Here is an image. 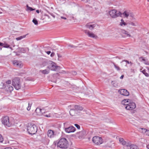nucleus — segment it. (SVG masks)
<instances>
[{
  "label": "nucleus",
  "mask_w": 149,
  "mask_h": 149,
  "mask_svg": "<svg viewBox=\"0 0 149 149\" xmlns=\"http://www.w3.org/2000/svg\"><path fill=\"white\" fill-rule=\"evenodd\" d=\"M45 116L47 117H50V116L49 114V115H45Z\"/></svg>",
  "instance_id": "13d9d810"
},
{
  "label": "nucleus",
  "mask_w": 149,
  "mask_h": 149,
  "mask_svg": "<svg viewBox=\"0 0 149 149\" xmlns=\"http://www.w3.org/2000/svg\"><path fill=\"white\" fill-rule=\"evenodd\" d=\"M3 141V138L2 136L0 134V142L2 143Z\"/></svg>",
  "instance_id": "58836bf2"
},
{
  "label": "nucleus",
  "mask_w": 149,
  "mask_h": 149,
  "mask_svg": "<svg viewBox=\"0 0 149 149\" xmlns=\"http://www.w3.org/2000/svg\"><path fill=\"white\" fill-rule=\"evenodd\" d=\"M145 134L146 135L149 136V130H147L146 131V132Z\"/></svg>",
  "instance_id": "37998d69"
},
{
  "label": "nucleus",
  "mask_w": 149,
  "mask_h": 149,
  "mask_svg": "<svg viewBox=\"0 0 149 149\" xmlns=\"http://www.w3.org/2000/svg\"><path fill=\"white\" fill-rule=\"evenodd\" d=\"M74 108L80 111L82 110L83 109V108L82 107L78 105H75Z\"/></svg>",
  "instance_id": "aec40b11"
},
{
  "label": "nucleus",
  "mask_w": 149,
  "mask_h": 149,
  "mask_svg": "<svg viewBox=\"0 0 149 149\" xmlns=\"http://www.w3.org/2000/svg\"><path fill=\"white\" fill-rule=\"evenodd\" d=\"M41 72L44 74H47L49 72V70H42L40 71Z\"/></svg>",
  "instance_id": "cd10ccee"
},
{
  "label": "nucleus",
  "mask_w": 149,
  "mask_h": 149,
  "mask_svg": "<svg viewBox=\"0 0 149 149\" xmlns=\"http://www.w3.org/2000/svg\"><path fill=\"white\" fill-rule=\"evenodd\" d=\"M32 104H30L29 103L28 104V106L27 108V110L29 111L31 109V106Z\"/></svg>",
  "instance_id": "c9c22d12"
},
{
  "label": "nucleus",
  "mask_w": 149,
  "mask_h": 149,
  "mask_svg": "<svg viewBox=\"0 0 149 149\" xmlns=\"http://www.w3.org/2000/svg\"><path fill=\"white\" fill-rule=\"evenodd\" d=\"M36 13H39V10H36Z\"/></svg>",
  "instance_id": "680f3d73"
},
{
  "label": "nucleus",
  "mask_w": 149,
  "mask_h": 149,
  "mask_svg": "<svg viewBox=\"0 0 149 149\" xmlns=\"http://www.w3.org/2000/svg\"><path fill=\"white\" fill-rule=\"evenodd\" d=\"M6 83L7 84H10L11 83V81L10 80H8L6 81Z\"/></svg>",
  "instance_id": "09e8293b"
},
{
  "label": "nucleus",
  "mask_w": 149,
  "mask_h": 149,
  "mask_svg": "<svg viewBox=\"0 0 149 149\" xmlns=\"http://www.w3.org/2000/svg\"><path fill=\"white\" fill-rule=\"evenodd\" d=\"M118 92L121 95L124 96H128L129 95V92L127 90L125 89L120 90L118 91Z\"/></svg>",
  "instance_id": "9d476101"
},
{
  "label": "nucleus",
  "mask_w": 149,
  "mask_h": 149,
  "mask_svg": "<svg viewBox=\"0 0 149 149\" xmlns=\"http://www.w3.org/2000/svg\"><path fill=\"white\" fill-rule=\"evenodd\" d=\"M127 104V106L125 107V109L127 110H132V109H131V107H130V105L128 104Z\"/></svg>",
  "instance_id": "72a5a7b5"
},
{
  "label": "nucleus",
  "mask_w": 149,
  "mask_h": 149,
  "mask_svg": "<svg viewBox=\"0 0 149 149\" xmlns=\"http://www.w3.org/2000/svg\"><path fill=\"white\" fill-rule=\"evenodd\" d=\"M119 141L122 145H126V146H130V144L128 143H127L124 140L123 138H120L119 139Z\"/></svg>",
  "instance_id": "2eb2a0df"
},
{
  "label": "nucleus",
  "mask_w": 149,
  "mask_h": 149,
  "mask_svg": "<svg viewBox=\"0 0 149 149\" xmlns=\"http://www.w3.org/2000/svg\"><path fill=\"white\" fill-rule=\"evenodd\" d=\"M3 45H4V44L3 43L0 42V47L3 46ZM0 48L1 50L2 49V48L0 47Z\"/></svg>",
  "instance_id": "de8ad7c7"
},
{
  "label": "nucleus",
  "mask_w": 149,
  "mask_h": 149,
  "mask_svg": "<svg viewBox=\"0 0 149 149\" xmlns=\"http://www.w3.org/2000/svg\"><path fill=\"white\" fill-rule=\"evenodd\" d=\"M148 1H149V0H147Z\"/></svg>",
  "instance_id": "69168bd1"
},
{
  "label": "nucleus",
  "mask_w": 149,
  "mask_h": 149,
  "mask_svg": "<svg viewBox=\"0 0 149 149\" xmlns=\"http://www.w3.org/2000/svg\"><path fill=\"white\" fill-rule=\"evenodd\" d=\"M78 137L79 138H82L85 134V132L82 131L79 132L78 133Z\"/></svg>",
  "instance_id": "f3484780"
},
{
  "label": "nucleus",
  "mask_w": 149,
  "mask_h": 149,
  "mask_svg": "<svg viewBox=\"0 0 149 149\" xmlns=\"http://www.w3.org/2000/svg\"><path fill=\"white\" fill-rule=\"evenodd\" d=\"M95 26L96 25L95 24H91L90 23L87 24L86 25V26L87 28L91 30L93 29Z\"/></svg>",
  "instance_id": "4468645a"
},
{
  "label": "nucleus",
  "mask_w": 149,
  "mask_h": 149,
  "mask_svg": "<svg viewBox=\"0 0 149 149\" xmlns=\"http://www.w3.org/2000/svg\"><path fill=\"white\" fill-rule=\"evenodd\" d=\"M144 63L147 65H149V63L148 61H147L146 60V61L144 62Z\"/></svg>",
  "instance_id": "8fccbe9b"
},
{
  "label": "nucleus",
  "mask_w": 149,
  "mask_h": 149,
  "mask_svg": "<svg viewBox=\"0 0 149 149\" xmlns=\"http://www.w3.org/2000/svg\"><path fill=\"white\" fill-rule=\"evenodd\" d=\"M57 56H58V59L59 58L62 57V56L61 55H60V54H58V53L57 54Z\"/></svg>",
  "instance_id": "3c124183"
},
{
  "label": "nucleus",
  "mask_w": 149,
  "mask_h": 149,
  "mask_svg": "<svg viewBox=\"0 0 149 149\" xmlns=\"http://www.w3.org/2000/svg\"><path fill=\"white\" fill-rule=\"evenodd\" d=\"M55 144L57 143V146L62 148H67L69 146L68 142L67 139L64 138H60L59 140L55 142Z\"/></svg>",
  "instance_id": "f257e3e1"
},
{
  "label": "nucleus",
  "mask_w": 149,
  "mask_h": 149,
  "mask_svg": "<svg viewBox=\"0 0 149 149\" xmlns=\"http://www.w3.org/2000/svg\"><path fill=\"white\" fill-rule=\"evenodd\" d=\"M32 22L36 25H37L38 24L37 20L35 18L33 19Z\"/></svg>",
  "instance_id": "f704fd0d"
},
{
  "label": "nucleus",
  "mask_w": 149,
  "mask_h": 149,
  "mask_svg": "<svg viewBox=\"0 0 149 149\" xmlns=\"http://www.w3.org/2000/svg\"><path fill=\"white\" fill-rule=\"evenodd\" d=\"M112 84L114 87H117L118 86V84L116 81H111Z\"/></svg>",
  "instance_id": "b1692460"
},
{
  "label": "nucleus",
  "mask_w": 149,
  "mask_h": 149,
  "mask_svg": "<svg viewBox=\"0 0 149 149\" xmlns=\"http://www.w3.org/2000/svg\"><path fill=\"white\" fill-rule=\"evenodd\" d=\"M4 149H13V148L10 147H6V148H4Z\"/></svg>",
  "instance_id": "5fc2aeb1"
},
{
  "label": "nucleus",
  "mask_w": 149,
  "mask_h": 149,
  "mask_svg": "<svg viewBox=\"0 0 149 149\" xmlns=\"http://www.w3.org/2000/svg\"><path fill=\"white\" fill-rule=\"evenodd\" d=\"M51 63L47 67V68L52 70L55 71L58 69L59 67L56 64L54 63L52 61H51Z\"/></svg>",
  "instance_id": "0eeeda50"
},
{
  "label": "nucleus",
  "mask_w": 149,
  "mask_h": 149,
  "mask_svg": "<svg viewBox=\"0 0 149 149\" xmlns=\"http://www.w3.org/2000/svg\"><path fill=\"white\" fill-rule=\"evenodd\" d=\"M147 130V129L145 128H141L140 127L138 129V130L139 132L145 134H146Z\"/></svg>",
  "instance_id": "6ab92c4d"
},
{
  "label": "nucleus",
  "mask_w": 149,
  "mask_h": 149,
  "mask_svg": "<svg viewBox=\"0 0 149 149\" xmlns=\"http://www.w3.org/2000/svg\"><path fill=\"white\" fill-rule=\"evenodd\" d=\"M13 62L14 65L17 68H21L23 66L21 61L16 60L13 61Z\"/></svg>",
  "instance_id": "1a4fd4ad"
},
{
  "label": "nucleus",
  "mask_w": 149,
  "mask_h": 149,
  "mask_svg": "<svg viewBox=\"0 0 149 149\" xmlns=\"http://www.w3.org/2000/svg\"><path fill=\"white\" fill-rule=\"evenodd\" d=\"M26 7L27 8V9L26 10L27 11H32L33 10H34L35 9H33L31 7H29V6L28 5H26Z\"/></svg>",
  "instance_id": "393cba45"
},
{
  "label": "nucleus",
  "mask_w": 149,
  "mask_h": 149,
  "mask_svg": "<svg viewBox=\"0 0 149 149\" xmlns=\"http://www.w3.org/2000/svg\"><path fill=\"white\" fill-rule=\"evenodd\" d=\"M61 19H66V18L65 17H63V16H61Z\"/></svg>",
  "instance_id": "6e6d98bb"
},
{
  "label": "nucleus",
  "mask_w": 149,
  "mask_h": 149,
  "mask_svg": "<svg viewBox=\"0 0 149 149\" xmlns=\"http://www.w3.org/2000/svg\"><path fill=\"white\" fill-rule=\"evenodd\" d=\"M74 125L77 127L78 129H79L80 128V126L79 125L75 124H74Z\"/></svg>",
  "instance_id": "79ce46f5"
},
{
  "label": "nucleus",
  "mask_w": 149,
  "mask_h": 149,
  "mask_svg": "<svg viewBox=\"0 0 149 149\" xmlns=\"http://www.w3.org/2000/svg\"><path fill=\"white\" fill-rule=\"evenodd\" d=\"M121 32L122 33V36L123 37H130L131 36L128 31L124 30H122Z\"/></svg>",
  "instance_id": "f8f14e48"
},
{
  "label": "nucleus",
  "mask_w": 149,
  "mask_h": 149,
  "mask_svg": "<svg viewBox=\"0 0 149 149\" xmlns=\"http://www.w3.org/2000/svg\"><path fill=\"white\" fill-rule=\"evenodd\" d=\"M27 130L29 134H33L37 132L38 128L35 124H31L28 125Z\"/></svg>",
  "instance_id": "f03ea898"
},
{
  "label": "nucleus",
  "mask_w": 149,
  "mask_h": 149,
  "mask_svg": "<svg viewBox=\"0 0 149 149\" xmlns=\"http://www.w3.org/2000/svg\"><path fill=\"white\" fill-rule=\"evenodd\" d=\"M8 87L9 90L10 91H11L13 90V88L11 86L9 85L8 86Z\"/></svg>",
  "instance_id": "4c0bfd02"
},
{
  "label": "nucleus",
  "mask_w": 149,
  "mask_h": 149,
  "mask_svg": "<svg viewBox=\"0 0 149 149\" xmlns=\"http://www.w3.org/2000/svg\"><path fill=\"white\" fill-rule=\"evenodd\" d=\"M19 49L20 52L23 53H25L26 52L25 49L24 48H19Z\"/></svg>",
  "instance_id": "c85d7f7f"
},
{
  "label": "nucleus",
  "mask_w": 149,
  "mask_h": 149,
  "mask_svg": "<svg viewBox=\"0 0 149 149\" xmlns=\"http://www.w3.org/2000/svg\"><path fill=\"white\" fill-rule=\"evenodd\" d=\"M130 17H132V18H134V15L132 13H131L130 15H129Z\"/></svg>",
  "instance_id": "c03bdc74"
},
{
  "label": "nucleus",
  "mask_w": 149,
  "mask_h": 149,
  "mask_svg": "<svg viewBox=\"0 0 149 149\" xmlns=\"http://www.w3.org/2000/svg\"><path fill=\"white\" fill-rule=\"evenodd\" d=\"M130 100L129 99H124L122 101L121 103L123 104L126 105L127 104H128Z\"/></svg>",
  "instance_id": "a211bd4d"
},
{
  "label": "nucleus",
  "mask_w": 149,
  "mask_h": 149,
  "mask_svg": "<svg viewBox=\"0 0 149 149\" xmlns=\"http://www.w3.org/2000/svg\"><path fill=\"white\" fill-rule=\"evenodd\" d=\"M129 103L128 104L130 107H131V109L132 110L134 109L136 107V105L135 104L134 102H131L130 100Z\"/></svg>",
  "instance_id": "dca6fc26"
},
{
  "label": "nucleus",
  "mask_w": 149,
  "mask_h": 149,
  "mask_svg": "<svg viewBox=\"0 0 149 149\" xmlns=\"http://www.w3.org/2000/svg\"><path fill=\"white\" fill-rule=\"evenodd\" d=\"M124 75H122L120 77V79H123L124 77Z\"/></svg>",
  "instance_id": "bf43d9fd"
},
{
  "label": "nucleus",
  "mask_w": 149,
  "mask_h": 149,
  "mask_svg": "<svg viewBox=\"0 0 149 149\" xmlns=\"http://www.w3.org/2000/svg\"><path fill=\"white\" fill-rule=\"evenodd\" d=\"M130 149H138V147L134 145H132L130 146Z\"/></svg>",
  "instance_id": "a878e982"
},
{
  "label": "nucleus",
  "mask_w": 149,
  "mask_h": 149,
  "mask_svg": "<svg viewBox=\"0 0 149 149\" xmlns=\"http://www.w3.org/2000/svg\"><path fill=\"white\" fill-rule=\"evenodd\" d=\"M113 64V65L115 68L117 70H120V68L117 65H116L115 63L114 62H112Z\"/></svg>",
  "instance_id": "7c9ffc66"
},
{
  "label": "nucleus",
  "mask_w": 149,
  "mask_h": 149,
  "mask_svg": "<svg viewBox=\"0 0 149 149\" xmlns=\"http://www.w3.org/2000/svg\"><path fill=\"white\" fill-rule=\"evenodd\" d=\"M75 130V128L73 126H70L68 127L65 128V131L67 133H69L74 132Z\"/></svg>",
  "instance_id": "9b49d317"
},
{
  "label": "nucleus",
  "mask_w": 149,
  "mask_h": 149,
  "mask_svg": "<svg viewBox=\"0 0 149 149\" xmlns=\"http://www.w3.org/2000/svg\"><path fill=\"white\" fill-rule=\"evenodd\" d=\"M127 24L124 22V20L123 19H121V22L120 23V25L121 26H122L123 25L124 26H125L127 25Z\"/></svg>",
  "instance_id": "bb28decb"
},
{
  "label": "nucleus",
  "mask_w": 149,
  "mask_h": 149,
  "mask_svg": "<svg viewBox=\"0 0 149 149\" xmlns=\"http://www.w3.org/2000/svg\"><path fill=\"white\" fill-rule=\"evenodd\" d=\"M28 34L25 35H24L22 36H20L18 37L16 39L17 40H21L22 39L25 38L26 36Z\"/></svg>",
  "instance_id": "5701e85b"
},
{
  "label": "nucleus",
  "mask_w": 149,
  "mask_h": 149,
  "mask_svg": "<svg viewBox=\"0 0 149 149\" xmlns=\"http://www.w3.org/2000/svg\"><path fill=\"white\" fill-rule=\"evenodd\" d=\"M125 62L127 63H128V64H130V62L129 61H128L127 60H123L121 62V63H122L123 62Z\"/></svg>",
  "instance_id": "a19ab883"
},
{
  "label": "nucleus",
  "mask_w": 149,
  "mask_h": 149,
  "mask_svg": "<svg viewBox=\"0 0 149 149\" xmlns=\"http://www.w3.org/2000/svg\"><path fill=\"white\" fill-rule=\"evenodd\" d=\"M93 141L94 143L98 145L102 144L103 142L102 138L97 136L94 137L93 138Z\"/></svg>",
  "instance_id": "423d86ee"
},
{
  "label": "nucleus",
  "mask_w": 149,
  "mask_h": 149,
  "mask_svg": "<svg viewBox=\"0 0 149 149\" xmlns=\"http://www.w3.org/2000/svg\"><path fill=\"white\" fill-rule=\"evenodd\" d=\"M129 24L131 25L132 26H136L135 23L132 22H130V23H129Z\"/></svg>",
  "instance_id": "ea45409f"
},
{
  "label": "nucleus",
  "mask_w": 149,
  "mask_h": 149,
  "mask_svg": "<svg viewBox=\"0 0 149 149\" xmlns=\"http://www.w3.org/2000/svg\"><path fill=\"white\" fill-rule=\"evenodd\" d=\"M69 113L70 115L73 116L76 113V111L74 109H71L69 111Z\"/></svg>",
  "instance_id": "412c9836"
},
{
  "label": "nucleus",
  "mask_w": 149,
  "mask_h": 149,
  "mask_svg": "<svg viewBox=\"0 0 149 149\" xmlns=\"http://www.w3.org/2000/svg\"><path fill=\"white\" fill-rule=\"evenodd\" d=\"M146 147L148 149H149V144L147 145Z\"/></svg>",
  "instance_id": "e2e57ef3"
},
{
  "label": "nucleus",
  "mask_w": 149,
  "mask_h": 149,
  "mask_svg": "<svg viewBox=\"0 0 149 149\" xmlns=\"http://www.w3.org/2000/svg\"><path fill=\"white\" fill-rule=\"evenodd\" d=\"M54 55H55V53H54V52H52V53L51 54V55H50V56H51V57H53V56H54Z\"/></svg>",
  "instance_id": "603ef678"
},
{
  "label": "nucleus",
  "mask_w": 149,
  "mask_h": 149,
  "mask_svg": "<svg viewBox=\"0 0 149 149\" xmlns=\"http://www.w3.org/2000/svg\"><path fill=\"white\" fill-rule=\"evenodd\" d=\"M72 74L74 75H76L77 74V72L75 71H73L72 72Z\"/></svg>",
  "instance_id": "49530a36"
},
{
  "label": "nucleus",
  "mask_w": 149,
  "mask_h": 149,
  "mask_svg": "<svg viewBox=\"0 0 149 149\" xmlns=\"http://www.w3.org/2000/svg\"><path fill=\"white\" fill-rule=\"evenodd\" d=\"M1 121L3 124L5 126L10 127L11 126L12 123L10 121L9 117L7 116H5L3 117L1 119Z\"/></svg>",
  "instance_id": "39448f33"
},
{
  "label": "nucleus",
  "mask_w": 149,
  "mask_h": 149,
  "mask_svg": "<svg viewBox=\"0 0 149 149\" xmlns=\"http://www.w3.org/2000/svg\"><path fill=\"white\" fill-rule=\"evenodd\" d=\"M110 15L113 18H116L120 16L122 17V14L120 12L116 10H112L109 12Z\"/></svg>",
  "instance_id": "20e7f679"
},
{
  "label": "nucleus",
  "mask_w": 149,
  "mask_h": 149,
  "mask_svg": "<svg viewBox=\"0 0 149 149\" xmlns=\"http://www.w3.org/2000/svg\"><path fill=\"white\" fill-rule=\"evenodd\" d=\"M142 72L147 77H149V74L147 73L145 69L142 71Z\"/></svg>",
  "instance_id": "2f4dec72"
},
{
  "label": "nucleus",
  "mask_w": 149,
  "mask_h": 149,
  "mask_svg": "<svg viewBox=\"0 0 149 149\" xmlns=\"http://www.w3.org/2000/svg\"><path fill=\"white\" fill-rule=\"evenodd\" d=\"M69 149H72V148H70Z\"/></svg>",
  "instance_id": "338daca9"
},
{
  "label": "nucleus",
  "mask_w": 149,
  "mask_h": 149,
  "mask_svg": "<svg viewBox=\"0 0 149 149\" xmlns=\"http://www.w3.org/2000/svg\"><path fill=\"white\" fill-rule=\"evenodd\" d=\"M12 85L16 89L18 90L20 89L21 87V85L19 78L18 77L14 78L12 81Z\"/></svg>",
  "instance_id": "7ed1b4c3"
},
{
  "label": "nucleus",
  "mask_w": 149,
  "mask_h": 149,
  "mask_svg": "<svg viewBox=\"0 0 149 149\" xmlns=\"http://www.w3.org/2000/svg\"><path fill=\"white\" fill-rule=\"evenodd\" d=\"M140 59H142V61L144 62H145L146 61V59L144 58H143L142 57L140 58Z\"/></svg>",
  "instance_id": "864d4df0"
},
{
  "label": "nucleus",
  "mask_w": 149,
  "mask_h": 149,
  "mask_svg": "<svg viewBox=\"0 0 149 149\" xmlns=\"http://www.w3.org/2000/svg\"><path fill=\"white\" fill-rule=\"evenodd\" d=\"M1 13L0 12V13Z\"/></svg>",
  "instance_id": "774afa93"
},
{
  "label": "nucleus",
  "mask_w": 149,
  "mask_h": 149,
  "mask_svg": "<svg viewBox=\"0 0 149 149\" xmlns=\"http://www.w3.org/2000/svg\"><path fill=\"white\" fill-rule=\"evenodd\" d=\"M146 68L148 70V71L149 72V68L148 67H146Z\"/></svg>",
  "instance_id": "0e129e2a"
},
{
  "label": "nucleus",
  "mask_w": 149,
  "mask_h": 149,
  "mask_svg": "<svg viewBox=\"0 0 149 149\" xmlns=\"http://www.w3.org/2000/svg\"><path fill=\"white\" fill-rule=\"evenodd\" d=\"M55 135L54 131L51 130H49L47 132V136L50 138H52L54 137Z\"/></svg>",
  "instance_id": "ddd939ff"
},
{
  "label": "nucleus",
  "mask_w": 149,
  "mask_h": 149,
  "mask_svg": "<svg viewBox=\"0 0 149 149\" xmlns=\"http://www.w3.org/2000/svg\"><path fill=\"white\" fill-rule=\"evenodd\" d=\"M51 53V52L50 51H48L46 52V53L48 55L49 54Z\"/></svg>",
  "instance_id": "4d7b16f0"
},
{
  "label": "nucleus",
  "mask_w": 149,
  "mask_h": 149,
  "mask_svg": "<svg viewBox=\"0 0 149 149\" xmlns=\"http://www.w3.org/2000/svg\"><path fill=\"white\" fill-rule=\"evenodd\" d=\"M42 109H40V108H37L35 110V111L38 114L40 115V113H41L42 112Z\"/></svg>",
  "instance_id": "4be33fe9"
},
{
  "label": "nucleus",
  "mask_w": 149,
  "mask_h": 149,
  "mask_svg": "<svg viewBox=\"0 0 149 149\" xmlns=\"http://www.w3.org/2000/svg\"><path fill=\"white\" fill-rule=\"evenodd\" d=\"M122 15H123L125 17H127L129 15V14L128 13H127L126 11H125L124 12L122 13Z\"/></svg>",
  "instance_id": "473e14b6"
},
{
  "label": "nucleus",
  "mask_w": 149,
  "mask_h": 149,
  "mask_svg": "<svg viewBox=\"0 0 149 149\" xmlns=\"http://www.w3.org/2000/svg\"><path fill=\"white\" fill-rule=\"evenodd\" d=\"M10 45H9L7 44H4V45L3 46V47L6 48H9L11 50H13V49L11 47H10Z\"/></svg>",
  "instance_id": "c756f323"
},
{
  "label": "nucleus",
  "mask_w": 149,
  "mask_h": 149,
  "mask_svg": "<svg viewBox=\"0 0 149 149\" xmlns=\"http://www.w3.org/2000/svg\"><path fill=\"white\" fill-rule=\"evenodd\" d=\"M130 71L131 72L134 73H135V69H131Z\"/></svg>",
  "instance_id": "a18cd8bd"
},
{
  "label": "nucleus",
  "mask_w": 149,
  "mask_h": 149,
  "mask_svg": "<svg viewBox=\"0 0 149 149\" xmlns=\"http://www.w3.org/2000/svg\"><path fill=\"white\" fill-rule=\"evenodd\" d=\"M84 33L86 34L88 36L90 37L96 38L97 36L95 35L93 33L87 30H85L84 31Z\"/></svg>",
  "instance_id": "6e6552de"
},
{
  "label": "nucleus",
  "mask_w": 149,
  "mask_h": 149,
  "mask_svg": "<svg viewBox=\"0 0 149 149\" xmlns=\"http://www.w3.org/2000/svg\"><path fill=\"white\" fill-rule=\"evenodd\" d=\"M68 47H70L73 48H75L77 47L76 46L71 45V44H68Z\"/></svg>",
  "instance_id": "e433bc0d"
},
{
  "label": "nucleus",
  "mask_w": 149,
  "mask_h": 149,
  "mask_svg": "<svg viewBox=\"0 0 149 149\" xmlns=\"http://www.w3.org/2000/svg\"><path fill=\"white\" fill-rule=\"evenodd\" d=\"M130 65L132 66L133 65V63L131 62H130Z\"/></svg>",
  "instance_id": "052dcab7"
}]
</instances>
